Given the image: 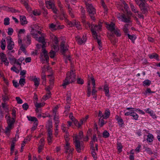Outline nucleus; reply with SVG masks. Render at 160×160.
<instances>
[{
	"label": "nucleus",
	"instance_id": "obj_1",
	"mask_svg": "<svg viewBox=\"0 0 160 160\" xmlns=\"http://www.w3.org/2000/svg\"><path fill=\"white\" fill-rule=\"evenodd\" d=\"M75 74V70L72 68H71L70 71L68 72L67 74L66 78L63 81L62 86L65 88L66 86L69 83L75 81L76 78Z\"/></svg>",
	"mask_w": 160,
	"mask_h": 160
},
{
	"label": "nucleus",
	"instance_id": "obj_2",
	"mask_svg": "<svg viewBox=\"0 0 160 160\" xmlns=\"http://www.w3.org/2000/svg\"><path fill=\"white\" fill-rule=\"evenodd\" d=\"M102 22H100L98 25H96L94 26V25H93V26H92L91 28L93 36L95 39H96L97 42L99 45V48L101 50H102V44L101 41L98 38L97 33L96 32V31L98 32L101 30L102 27Z\"/></svg>",
	"mask_w": 160,
	"mask_h": 160
},
{
	"label": "nucleus",
	"instance_id": "obj_3",
	"mask_svg": "<svg viewBox=\"0 0 160 160\" xmlns=\"http://www.w3.org/2000/svg\"><path fill=\"white\" fill-rule=\"evenodd\" d=\"M31 28V34L34 38L42 32L41 28L37 25H32Z\"/></svg>",
	"mask_w": 160,
	"mask_h": 160
},
{
	"label": "nucleus",
	"instance_id": "obj_4",
	"mask_svg": "<svg viewBox=\"0 0 160 160\" xmlns=\"http://www.w3.org/2000/svg\"><path fill=\"white\" fill-rule=\"evenodd\" d=\"M60 46L61 51L62 54L64 56H65L66 58H68V60H70L69 54H66V53H67L68 51V47L67 45L66 42L64 41H62L61 42Z\"/></svg>",
	"mask_w": 160,
	"mask_h": 160
},
{
	"label": "nucleus",
	"instance_id": "obj_5",
	"mask_svg": "<svg viewBox=\"0 0 160 160\" xmlns=\"http://www.w3.org/2000/svg\"><path fill=\"white\" fill-rule=\"evenodd\" d=\"M73 141L76 149L78 152H80L81 150H83L84 146L82 142H80L79 140H78V135H75L73 138Z\"/></svg>",
	"mask_w": 160,
	"mask_h": 160
},
{
	"label": "nucleus",
	"instance_id": "obj_6",
	"mask_svg": "<svg viewBox=\"0 0 160 160\" xmlns=\"http://www.w3.org/2000/svg\"><path fill=\"white\" fill-rule=\"evenodd\" d=\"M85 3L87 9V11L88 12L91 18L93 20H95V18L93 16V15L96 13L95 9L91 4L88 3L86 1H85Z\"/></svg>",
	"mask_w": 160,
	"mask_h": 160
},
{
	"label": "nucleus",
	"instance_id": "obj_7",
	"mask_svg": "<svg viewBox=\"0 0 160 160\" xmlns=\"http://www.w3.org/2000/svg\"><path fill=\"white\" fill-rule=\"evenodd\" d=\"M15 118H10L9 116H8V119H7V123L8 126L6 128V133L8 132L12 128V125L14 124L15 121Z\"/></svg>",
	"mask_w": 160,
	"mask_h": 160
},
{
	"label": "nucleus",
	"instance_id": "obj_8",
	"mask_svg": "<svg viewBox=\"0 0 160 160\" xmlns=\"http://www.w3.org/2000/svg\"><path fill=\"white\" fill-rule=\"evenodd\" d=\"M42 52L41 53L42 58L44 60H46L47 62H48L49 61V56L48 54L47 51L44 48V45H43L42 46Z\"/></svg>",
	"mask_w": 160,
	"mask_h": 160
},
{
	"label": "nucleus",
	"instance_id": "obj_9",
	"mask_svg": "<svg viewBox=\"0 0 160 160\" xmlns=\"http://www.w3.org/2000/svg\"><path fill=\"white\" fill-rule=\"evenodd\" d=\"M45 37L46 35L44 33L41 32V34H40L38 35V36H37L34 38L37 41L42 43L43 44V45H45V44H46L45 39Z\"/></svg>",
	"mask_w": 160,
	"mask_h": 160
},
{
	"label": "nucleus",
	"instance_id": "obj_10",
	"mask_svg": "<svg viewBox=\"0 0 160 160\" xmlns=\"http://www.w3.org/2000/svg\"><path fill=\"white\" fill-rule=\"evenodd\" d=\"M7 43L8 44L7 48L8 50H11L14 47V43L12 41V39L10 37H8L7 38Z\"/></svg>",
	"mask_w": 160,
	"mask_h": 160
},
{
	"label": "nucleus",
	"instance_id": "obj_11",
	"mask_svg": "<svg viewBox=\"0 0 160 160\" xmlns=\"http://www.w3.org/2000/svg\"><path fill=\"white\" fill-rule=\"evenodd\" d=\"M139 6L142 12L144 14H147L148 12V6L147 4H139Z\"/></svg>",
	"mask_w": 160,
	"mask_h": 160
},
{
	"label": "nucleus",
	"instance_id": "obj_12",
	"mask_svg": "<svg viewBox=\"0 0 160 160\" xmlns=\"http://www.w3.org/2000/svg\"><path fill=\"white\" fill-rule=\"evenodd\" d=\"M105 24L106 25V26L107 28L111 32L114 31L115 29V24L113 22H111L110 23H108L105 22Z\"/></svg>",
	"mask_w": 160,
	"mask_h": 160
},
{
	"label": "nucleus",
	"instance_id": "obj_13",
	"mask_svg": "<svg viewBox=\"0 0 160 160\" xmlns=\"http://www.w3.org/2000/svg\"><path fill=\"white\" fill-rule=\"evenodd\" d=\"M54 5V0H49L46 2V7L48 9H51Z\"/></svg>",
	"mask_w": 160,
	"mask_h": 160
},
{
	"label": "nucleus",
	"instance_id": "obj_14",
	"mask_svg": "<svg viewBox=\"0 0 160 160\" xmlns=\"http://www.w3.org/2000/svg\"><path fill=\"white\" fill-rule=\"evenodd\" d=\"M76 39L79 44L84 43L86 40V37L84 36H83L82 38H80V36H78L76 37Z\"/></svg>",
	"mask_w": 160,
	"mask_h": 160
},
{
	"label": "nucleus",
	"instance_id": "obj_15",
	"mask_svg": "<svg viewBox=\"0 0 160 160\" xmlns=\"http://www.w3.org/2000/svg\"><path fill=\"white\" fill-rule=\"evenodd\" d=\"M65 2L68 5V9L69 15L72 18H74V15L72 9L70 7V5L68 4V2L66 0H65Z\"/></svg>",
	"mask_w": 160,
	"mask_h": 160
},
{
	"label": "nucleus",
	"instance_id": "obj_16",
	"mask_svg": "<svg viewBox=\"0 0 160 160\" xmlns=\"http://www.w3.org/2000/svg\"><path fill=\"white\" fill-rule=\"evenodd\" d=\"M47 67L46 66H44L43 68H42V78L43 80L42 83H45L46 82V75L45 74V68Z\"/></svg>",
	"mask_w": 160,
	"mask_h": 160
},
{
	"label": "nucleus",
	"instance_id": "obj_17",
	"mask_svg": "<svg viewBox=\"0 0 160 160\" xmlns=\"http://www.w3.org/2000/svg\"><path fill=\"white\" fill-rule=\"evenodd\" d=\"M91 81L92 82V84L93 87H92V95L94 96L96 94V93L97 92V91L95 89V80L94 79V78L92 77L91 78Z\"/></svg>",
	"mask_w": 160,
	"mask_h": 160
},
{
	"label": "nucleus",
	"instance_id": "obj_18",
	"mask_svg": "<svg viewBox=\"0 0 160 160\" xmlns=\"http://www.w3.org/2000/svg\"><path fill=\"white\" fill-rule=\"evenodd\" d=\"M20 23L22 25L26 24L28 23V21L26 20L25 17L23 16H20Z\"/></svg>",
	"mask_w": 160,
	"mask_h": 160
},
{
	"label": "nucleus",
	"instance_id": "obj_19",
	"mask_svg": "<svg viewBox=\"0 0 160 160\" xmlns=\"http://www.w3.org/2000/svg\"><path fill=\"white\" fill-rule=\"evenodd\" d=\"M85 16H83V18L82 19V22L85 26L86 28L88 29L90 27V23L88 22H87L85 20Z\"/></svg>",
	"mask_w": 160,
	"mask_h": 160
},
{
	"label": "nucleus",
	"instance_id": "obj_20",
	"mask_svg": "<svg viewBox=\"0 0 160 160\" xmlns=\"http://www.w3.org/2000/svg\"><path fill=\"white\" fill-rule=\"evenodd\" d=\"M116 118L117 120L120 127H121L123 126L124 122L121 117H119L118 116H116Z\"/></svg>",
	"mask_w": 160,
	"mask_h": 160
},
{
	"label": "nucleus",
	"instance_id": "obj_21",
	"mask_svg": "<svg viewBox=\"0 0 160 160\" xmlns=\"http://www.w3.org/2000/svg\"><path fill=\"white\" fill-rule=\"evenodd\" d=\"M109 88L108 87V85L107 84H105L104 85L103 88L104 90L105 91V93L106 96H107L109 97Z\"/></svg>",
	"mask_w": 160,
	"mask_h": 160
},
{
	"label": "nucleus",
	"instance_id": "obj_22",
	"mask_svg": "<svg viewBox=\"0 0 160 160\" xmlns=\"http://www.w3.org/2000/svg\"><path fill=\"white\" fill-rule=\"evenodd\" d=\"M76 20H74L72 21H69L67 19L66 20V22L71 27L74 26L75 23H76Z\"/></svg>",
	"mask_w": 160,
	"mask_h": 160
},
{
	"label": "nucleus",
	"instance_id": "obj_23",
	"mask_svg": "<svg viewBox=\"0 0 160 160\" xmlns=\"http://www.w3.org/2000/svg\"><path fill=\"white\" fill-rule=\"evenodd\" d=\"M109 40L111 41V42L113 44L115 45L117 42V40L114 37V35H112L111 37L109 38Z\"/></svg>",
	"mask_w": 160,
	"mask_h": 160
},
{
	"label": "nucleus",
	"instance_id": "obj_24",
	"mask_svg": "<svg viewBox=\"0 0 160 160\" xmlns=\"http://www.w3.org/2000/svg\"><path fill=\"white\" fill-rule=\"evenodd\" d=\"M117 148L118 149V153H120L122 152L123 146L121 143L118 142L117 143Z\"/></svg>",
	"mask_w": 160,
	"mask_h": 160
},
{
	"label": "nucleus",
	"instance_id": "obj_25",
	"mask_svg": "<svg viewBox=\"0 0 160 160\" xmlns=\"http://www.w3.org/2000/svg\"><path fill=\"white\" fill-rule=\"evenodd\" d=\"M51 92H47L46 94L43 97L42 99L44 101H46L51 97Z\"/></svg>",
	"mask_w": 160,
	"mask_h": 160
},
{
	"label": "nucleus",
	"instance_id": "obj_26",
	"mask_svg": "<svg viewBox=\"0 0 160 160\" xmlns=\"http://www.w3.org/2000/svg\"><path fill=\"white\" fill-rule=\"evenodd\" d=\"M32 80L34 83V85L35 86L38 87L39 84L40 79L38 78L35 77Z\"/></svg>",
	"mask_w": 160,
	"mask_h": 160
},
{
	"label": "nucleus",
	"instance_id": "obj_27",
	"mask_svg": "<svg viewBox=\"0 0 160 160\" xmlns=\"http://www.w3.org/2000/svg\"><path fill=\"white\" fill-rule=\"evenodd\" d=\"M90 81H88V92H87V96L88 97H89L91 95V88L90 87Z\"/></svg>",
	"mask_w": 160,
	"mask_h": 160
},
{
	"label": "nucleus",
	"instance_id": "obj_28",
	"mask_svg": "<svg viewBox=\"0 0 160 160\" xmlns=\"http://www.w3.org/2000/svg\"><path fill=\"white\" fill-rule=\"evenodd\" d=\"M48 77L49 78H50L49 82H50V85L51 86H52L54 84V78L52 75H49L48 76Z\"/></svg>",
	"mask_w": 160,
	"mask_h": 160
},
{
	"label": "nucleus",
	"instance_id": "obj_29",
	"mask_svg": "<svg viewBox=\"0 0 160 160\" xmlns=\"http://www.w3.org/2000/svg\"><path fill=\"white\" fill-rule=\"evenodd\" d=\"M6 47V41L5 39H2L1 42V47L2 50H4Z\"/></svg>",
	"mask_w": 160,
	"mask_h": 160
},
{
	"label": "nucleus",
	"instance_id": "obj_30",
	"mask_svg": "<svg viewBox=\"0 0 160 160\" xmlns=\"http://www.w3.org/2000/svg\"><path fill=\"white\" fill-rule=\"evenodd\" d=\"M91 153L92 154V156L93 159L95 160H96L97 158L96 153L95 152V151H96L95 150V149H93H93H91Z\"/></svg>",
	"mask_w": 160,
	"mask_h": 160
},
{
	"label": "nucleus",
	"instance_id": "obj_31",
	"mask_svg": "<svg viewBox=\"0 0 160 160\" xmlns=\"http://www.w3.org/2000/svg\"><path fill=\"white\" fill-rule=\"evenodd\" d=\"M153 136L152 134H149L147 136V139L148 141L149 142H152L153 141Z\"/></svg>",
	"mask_w": 160,
	"mask_h": 160
},
{
	"label": "nucleus",
	"instance_id": "obj_32",
	"mask_svg": "<svg viewBox=\"0 0 160 160\" xmlns=\"http://www.w3.org/2000/svg\"><path fill=\"white\" fill-rule=\"evenodd\" d=\"M130 6L132 12L135 13L139 12V11L137 10L136 8L134 7L132 3H130Z\"/></svg>",
	"mask_w": 160,
	"mask_h": 160
},
{
	"label": "nucleus",
	"instance_id": "obj_33",
	"mask_svg": "<svg viewBox=\"0 0 160 160\" xmlns=\"http://www.w3.org/2000/svg\"><path fill=\"white\" fill-rule=\"evenodd\" d=\"M49 54L50 58H53L56 55V52L51 50Z\"/></svg>",
	"mask_w": 160,
	"mask_h": 160
},
{
	"label": "nucleus",
	"instance_id": "obj_34",
	"mask_svg": "<svg viewBox=\"0 0 160 160\" xmlns=\"http://www.w3.org/2000/svg\"><path fill=\"white\" fill-rule=\"evenodd\" d=\"M158 55L156 53H152V54L151 55H149V58H150L152 59L153 58H154L157 59L158 60Z\"/></svg>",
	"mask_w": 160,
	"mask_h": 160
},
{
	"label": "nucleus",
	"instance_id": "obj_35",
	"mask_svg": "<svg viewBox=\"0 0 160 160\" xmlns=\"http://www.w3.org/2000/svg\"><path fill=\"white\" fill-rule=\"evenodd\" d=\"M110 113L109 110L108 109H106L105 113V116H103V118L107 119L108 118L109 116Z\"/></svg>",
	"mask_w": 160,
	"mask_h": 160
},
{
	"label": "nucleus",
	"instance_id": "obj_36",
	"mask_svg": "<svg viewBox=\"0 0 160 160\" xmlns=\"http://www.w3.org/2000/svg\"><path fill=\"white\" fill-rule=\"evenodd\" d=\"M54 120L55 124H58L59 122L58 115H54Z\"/></svg>",
	"mask_w": 160,
	"mask_h": 160
},
{
	"label": "nucleus",
	"instance_id": "obj_37",
	"mask_svg": "<svg viewBox=\"0 0 160 160\" xmlns=\"http://www.w3.org/2000/svg\"><path fill=\"white\" fill-rule=\"evenodd\" d=\"M101 2L102 3V6L104 10V11L106 12H107L108 10V9L107 8V7L106 6V4H105V3H104V0H101Z\"/></svg>",
	"mask_w": 160,
	"mask_h": 160
},
{
	"label": "nucleus",
	"instance_id": "obj_38",
	"mask_svg": "<svg viewBox=\"0 0 160 160\" xmlns=\"http://www.w3.org/2000/svg\"><path fill=\"white\" fill-rule=\"evenodd\" d=\"M45 104V103H38V102H36L35 103V105L37 108H41L42 107L44 106Z\"/></svg>",
	"mask_w": 160,
	"mask_h": 160
},
{
	"label": "nucleus",
	"instance_id": "obj_39",
	"mask_svg": "<svg viewBox=\"0 0 160 160\" xmlns=\"http://www.w3.org/2000/svg\"><path fill=\"white\" fill-rule=\"evenodd\" d=\"M33 14L35 16H38L41 14V12L39 10H35L33 11Z\"/></svg>",
	"mask_w": 160,
	"mask_h": 160
},
{
	"label": "nucleus",
	"instance_id": "obj_40",
	"mask_svg": "<svg viewBox=\"0 0 160 160\" xmlns=\"http://www.w3.org/2000/svg\"><path fill=\"white\" fill-rule=\"evenodd\" d=\"M56 25L52 23L49 24V28L52 31L56 30Z\"/></svg>",
	"mask_w": 160,
	"mask_h": 160
},
{
	"label": "nucleus",
	"instance_id": "obj_41",
	"mask_svg": "<svg viewBox=\"0 0 160 160\" xmlns=\"http://www.w3.org/2000/svg\"><path fill=\"white\" fill-rule=\"evenodd\" d=\"M128 37L129 39H131L133 42L136 38V36L134 35H131L129 34H128Z\"/></svg>",
	"mask_w": 160,
	"mask_h": 160
},
{
	"label": "nucleus",
	"instance_id": "obj_42",
	"mask_svg": "<svg viewBox=\"0 0 160 160\" xmlns=\"http://www.w3.org/2000/svg\"><path fill=\"white\" fill-rule=\"evenodd\" d=\"M113 31L117 37H119L121 36V33H120V31L117 28L115 29Z\"/></svg>",
	"mask_w": 160,
	"mask_h": 160
},
{
	"label": "nucleus",
	"instance_id": "obj_43",
	"mask_svg": "<svg viewBox=\"0 0 160 160\" xmlns=\"http://www.w3.org/2000/svg\"><path fill=\"white\" fill-rule=\"evenodd\" d=\"M131 115L133 117V118L135 120H137L138 117V115L135 112H131Z\"/></svg>",
	"mask_w": 160,
	"mask_h": 160
},
{
	"label": "nucleus",
	"instance_id": "obj_44",
	"mask_svg": "<svg viewBox=\"0 0 160 160\" xmlns=\"http://www.w3.org/2000/svg\"><path fill=\"white\" fill-rule=\"evenodd\" d=\"M65 147L66 152H68L71 147L70 146L69 143L68 142H67Z\"/></svg>",
	"mask_w": 160,
	"mask_h": 160
},
{
	"label": "nucleus",
	"instance_id": "obj_45",
	"mask_svg": "<svg viewBox=\"0 0 160 160\" xmlns=\"http://www.w3.org/2000/svg\"><path fill=\"white\" fill-rule=\"evenodd\" d=\"M20 1L22 4L24 5V6L26 7V8H28V4L26 1L23 0H20Z\"/></svg>",
	"mask_w": 160,
	"mask_h": 160
},
{
	"label": "nucleus",
	"instance_id": "obj_46",
	"mask_svg": "<svg viewBox=\"0 0 160 160\" xmlns=\"http://www.w3.org/2000/svg\"><path fill=\"white\" fill-rule=\"evenodd\" d=\"M48 130H52V122L51 119L49 120L48 121Z\"/></svg>",
	"mask_w": 160,
	"mask_h": 160
},
{
	"label": "nucleus",
	"instance_id": "obj_47",
	"mask_svg": "<svg viewBox=\"0 0 160 160\" xmlns=\"http://www.w3.org/2000/svg\"><path fill=\"white\" fill-rule=\"evenodd\" d=\"M144 86H149L151 83V82L148 79L145 80L143 82Z\"/></svg>",
	"mask_w": 160,
	"mask_h": 160
},
{
	"label": "nucleus",
	"instance_id": "obj_48",
	"mask_svg": "<svg viewBox=\"0 0 160 160\" xmlns=\"http://www.w3.org/2000/svg\"><path fill=\"white\" fill-rule=\"evenodd\" d=\"M75 26H76L77 29L78 30H80L82 29L81 26L80 24V23L78 21H76V23H75Z\"/></svg>",
	"mask_w": 160,
	"mask_h": 160
},
{
	"label": "nucleus",
	"instance_id": "obj_49",
	"mask_svg": "<svg viewBox=\"0 0 160 160\" xmlns=\"http://www.w3.org/2000/svg\"><path fill=\"white\" fill-rule=\"evenodd\" d=\"M105 124V121L103 120V118L102 119L100 118L99 122V124L100 127H102Z\"/></svg>",
	"mask_w": 160,
	"mask_h": 160
},
{
	"label": "nucleus",
	"instance_id": "obj_50",
	"mask_svg": "<svg viewBox=\"0 0 160 160\" xmlns=\"http://www.w3.org/2000/svg\"><path fill=\"white\" fill-rule=\"evenodd\" d=\"M83 133L82 131H80L78 136V140L81 139L83 137Z\"/></svg>",
	"mask_w": 160,
	"mask_h": 160
},
{
	"label": "nucleus",
	"instance_id": "obj_51",
	"mask_svg": "<svg viewBox=\"0 0 160 160\" xmlns=\"http://www.w3.org/2000/svg\"><path fill=\"white\" fill-rule=\"evenodd\" d=\"M0 57L2 61L6 60L7 58L6 55L3 53H0Z\"/></svg>",
	"mask_w": 160,
	"mask_h": 160
},
{
	"label": "nucleus",
	"instance_id": "obj_52",
	"mask_svg": "<svg viewBox=\"0 0 160 160\" xmlns=\"http://www.w3.org/2000/svg\"><path fill=\"white\" fill-rule=\"evenodd\" d=\"M27 118L29 121H37V119L34 117H32L31 116H27Z\"/></svg>",
	"mask_w": 160,
	"mask_h": 160
},
{
	"label": "nucleus",
	"instance_id": "obj_53",
	"mask_svg": "<svg viewBox=\"0 0 160 160\" xmlns=\"http://www.w3.org/2000/svg\"><path fill=\"white\" fill-rule=\"evenodd\" d=\"M102 135L103 137L104 138H107L109 136V132L107 131H105L103 132Z\"/></svg>",
	"mask_w": 160,
	"mask_h": 160
},
{
	"label": "nucleus",
	"instance_id": "obj_54",
	"mask_svg": "<svg viewBox=\"0 0 160 160\" xmlns=\"http://www.w3.org/2000/svg\"><path fill=\"white\" fill-rule=\"evenodd\" d=\"M25 32L24 29H20L19 30L18 33V37H21V34L24 33Z\"/></svg>",
	"mask_w": 160,
	"mask_h": 160
},
{
	"label": "nucleus",
	"instance_id": "obj_55",
	"mask_svg": "<svg viewBox=\"0 0 160 160\" xmlns=\"http://www.w3.org/2000/svg\"><path fill=\"white\" fill-rule=\"evenodd\" d=\"M128 24H126L123 28V30L125 33H127L128 32Z\"/></svg>",
	"mask_w": 160,
	"mask_h": 160
},
{
	"label": "nucleus",
	"instance_id": "obj_56",
	"mask_svg": "<svg viewBox=\"0 0 160 160\" xmlns=\"http://www.w3.org/2000/svg\"><path fill=\"white\" fill-rule=\"evenodd\" d=\"M74 123L75 125L78 128L80 127L81 125L82 124L81 122H79L78 121H77L76 120H75L74 122Z\"/></svg>",
	"mask_w": 160,
	"mask_h": 160
},
{
	"label": "nucleus",
	"instance_id": "obj_57",
	"mask_svg": "<svg viewBox=\"0 0 160 160\" xmlns=\"http://www.w3.org/2000/svg\"><path fill=\"white\" fill-rule=\"evenodd\" d=\"M9 18H5L4 19V24L5 25H7L9 24Z\"/></svg>",
	"mask_w": 160,
	"mask_h": 160
},
{
	"label": "nucleus",
	"instance_id": "obj_58",
	"mask_svg": "<svg viewBox=\"0 0 160 160\" xmlns=\"http://www.w3.org/2000/svg\"><path fill=\"white\" fill-rule=\"evenodd\" d=\"M13 32V30L12 28H9L8 29V33L9 35H11L12 34Z\"/></svg>",
	"mask_w": 160,
	"mask_h": 160
},
{
	"label": "nucleus",
	"instance_id": "obj_59",
	"mask_svg": "<svg viewBox=\"0 0 160 160\" xmlns=\"http://www.w3.org/2000/svg\"><path fill=\"white\" fill-rule=\"evenodd\" d=\"M145 151H146L147 152L150 154H153V152L151 149L145 147Z\"/></svg>",
	"mask_w": 160,
	"mask_h": 160
},
{
	"label": "nucleus",
	"instance_id": "obj_60",
	"mask_svg": "<svg viewBox=\"0 0 160 160\" xmlns=\"http://www.w3.org/2000/svg\"><path fill=\"white\" fill-rule=\"evenodd\" d=\"M25 83V79L24 78H21L19 81V83L21 86H23Z\"/></svg>",
	"mask_w": 160,
	"mask_h": 160
},
{
	"label": "nucleus",
	"instance_id": "obj_61",
	"mask_svg": "<svg viewBox=\"0 0 160 160\" xmlns=\"http://www.w3.org/2000/svg\"><path fill=\"white\" fill-rule=\"evenodd\" d=\"M67 101L68 102H70L71 100V93L70 92H68L67 93Z\"/></svg>",
	"mask_w": 160,
	"mask_h": 160
},
{
	"label": "nucleus",
	"instance_id": "obj_62",
	"mask_svg": "<svg viewBox=\"0 0 160 160\" xmlns=\"http://www.w3.org/2000/svg\"><path fill=\"white\" fill-rule=\"evenodd\" d=\"M10 62L15 64V62H16V59L13 57L9 58Z\"/></svg>",
	"mask_w": 160,
	"mask_h": 160
},
{
	"label": "nucleus",
	"instance_id": "obj_63",
	"mask_svg": "<svg viewBox=\"0 0 160 160\" xmlns=\"http://www.w3.org/2000/svg\"><path fill=\"white\" fill-rule=\"evenodd\" d=\"M16 99L18 104H22L23 102L22 101L19 97H16Z\"/></svg>",
	"mask_w": 160,
	"mask_h": 160
},
{
	"label": "nucleus",
	"instance_id": "obj_64",
	"mask_svg": "<svg viewBox=\"0 0 160 160\" xmlns=\"http://www.w3.org/2000/svg\"><path fill=\"white\" fill-rule=\"evenodd\" d=\"M88 118V116L87 115L86 116L85 118H82L81 120V122L82 124L83 122H86Z\"/></svg>",
	"mask_w": 160,
	"mask_h": 160
}]
</instances>
